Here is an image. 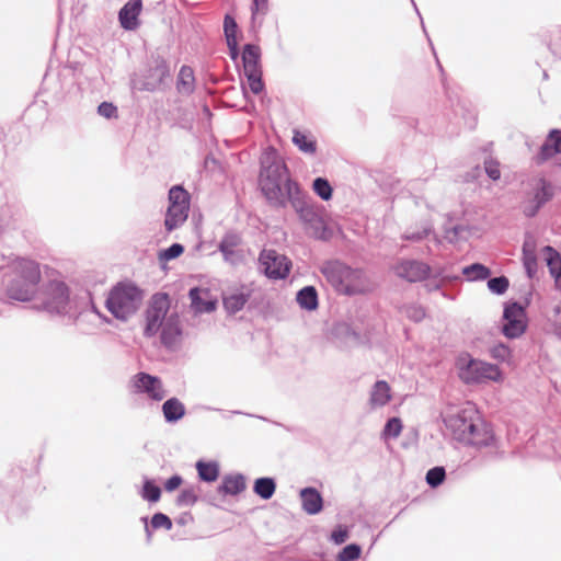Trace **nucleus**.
<instances>
[{"mask_svg":"<svg viewBox=\"0 0 561 561\" xmlns=\"http://www.w3.org/2000/svg\"><path fill=\"white\" fill-rule=\"evenodd\" d=\"M403 425L399 417H391L387 421L381 436L385 440L396 439L400 436Z\"/></svg>","mask_w":561,"mask_h":561,"instance_id":"e433bc0d","label":"nucleus"},{"mask_svg":"<svg viewBox=\"0 0 561 561\" xmlns=\"http://www.w3.org/2000/svg\"><path fill=\"white\" fill-rule=\"evenodd\" d=\"M198 500V494L194 488H186L182 490L176 499L179 506H193Z\"/></svg>","mask_w":561,"mask_h":561,"instance_id":"79ce46f5","label":"nucleus"},{"mask_svg":"<svg viewBox=\"0 0 561 561\" xmlns=\"http://www.w3.org/2000/svg\"><path fill=\"white\" fill-rule=\"evenodd\" d=\"M190 195L181 186H173L169 191V207L165 214L164 226L168 231L181 227L188 217Z\"/></svg>","mask_w":561,"mask_h":561,"instance_id":"1a4fd4ad","label":"nucleus"},{"mask_svg":"<svg viewBox=\"0 0 561 561\" xmlns=\"http://www.w3.org/2000/svg\"><path fill=\"white\" fill-rule=\"evenodd\" d=\"M162 412L167 422L174 423L184 416L185 407L178 398H171L163 403Z\"/></svg>","mask_w":561,"mask_h":561,"instance_id":"5701e85b","label":"nucleus"},{"mask_svg":"<svg viewBox=\"0 0 561 561\" xmlns=\"http://www.w3.org/2000/svg\"><path fill=\"white\" fill-rule=\"evenodd\" d=\"M182 484V478L180 476H173L164 483V489L168 492L176 490Z\"/></svg>","mask_w":561,"mask_h":561,"instance_id":"13d9d810","label":"nucleus"},{"mask_svg":"<svg viewBox=\"0 0 561 561\" xmlns=\"http://www.w3.org/2000/svg\"><path fill=\"white\" fill-rule=\"evenodd\" d=\"M313 191L323 201H329L332 197V187L330 183L322 178H317L312 184Z\"/></svg>","mask_w":561,"mask_h":561,"instance_id":"ea45409f","label":"nucleus"},{"mask_svg":"<svg viewBox=\"0 0 561 561\" xmlns=\"http://www.w3.org/2000/svg\"><path fill=\"white\" fill-rule=\"evenodd\" d=\"M391 400L390 386L383 381H377L370 391L369 405L373 409L385 407Z\"/></svg>","mask_w":561,"mask_h":561,"instance_id":"412c9836","label":"nucleus"},{"mask_svg":"<svg viewBox=\"0 0 561 561\" xmlns=\"http://www.w3.org/2000/svg\"><path fill=\"white\" fill-rule=\"evenodd\" d=\"M142 10L141 0H128L119 10L118 20L121 26L127 31H134L139 26L138 16Z\"/></svg>","mask_w":561,"mask_h":561,"instance_id":"a211bd4d","label":"nucleus"},{"mask_svg":"<svg viewBox=\"0 0 561 561\" xmlns=\"http://www.w3.org/2000/svg\"><path fill=\"white\" fill-rule=\"evenodd\" d=\"M32 308L51 316L68 317L77 324H80L89 316H95L102 322L110 323V319L96 308L90 298L73 294L65 277L58 272L51 273L41 286Z\"/></svg>","mask_w":561,"mask_h":561,"instance_id":"f257e3e1","label":"nucleus"},{"mask_svg":"<svg viewBox=\"0 0 561 561\" xmlns=\"http://www.w3.org/2000/svg\"><path fill=\"white\" fill-rule=\"evenodd\" d=\"M224 26H225V34H226L228 47L234 49L236 46H238L237 38H236L237 23L232 18L227 15L225 18Z\"/></svg>","mask_w":561,"mask_h":561,"instance_id":"58836bf2","label":"nucleus"},{"mask_svg":"<svg viewBox=\"0 0 561 561\" xmlns=\"http://www.w3.org/2000/svg\"><path fill=\"white\" fill-rule=\"evenodd\" d=\"M141 300V293L135 285L119 283L110 290L105 307L114 318L126 321L138 310Z\"/></svg>","mask_w":561,"mask_h":561,"instance_id":"6e6552de","label":"nucleus"},{"mask_svg":"<svg viewBox=\"0 0 561 561\" xmlns=\"http://www.w3.org/2000/svg\"><path fill=\"white\" fill-rule=\"evenodd\" d=\"M431 231L432 227L430 226L417 231H407L403 234V239L409 241H421L422 239L427 237L431 233Z\"/></svg>","mask_w":561,"mask_h":561,"instance_id":"3c124183","label":"nucleus"},{"mask_svg":"<svg viewBox=\"0 0 561 561\" xmlns=\"http://www.w3.org/2000/svg\"><path fill=\"white\" fill-rule=\"evenodd\" d=\"M259 260L264 274L271 279L286 278L291 268L289 259L272 249L263 250Z\"/></svg>","mask_w":561,"mask_h":561,"instance_id":"ddd939ff","label":"nucleus"},{"mask_svg":"<svg viewBox=\"0 0 561 561\" xmlns=\"http://www.w3.org/2000/svg\"><path fill=\"white\" fill-rule=\"evenodd\" d=\"M444 478L445 470L442 467L432 468L426 473V482L433 488L439 485L444 481Z\"/></svg>","mask_w":561,"mask_h":561,"instance_id":"c03bdc74","label":"nucleus"},{"mask_svg":"<svg viewBox=\"0 0 561 561\" xmlns=\"http://www.w3.org/2000/svg\"><path fill=\"white\" fill-rule=\"evenodd\" d=\"M542 256L547 263L549 268V273L551 276H554L557 273L561 271V255L553 248L547 245L541 250Z\"/></svg>","mask_w":561,"mask_h":561,"instance_id":"2f4dec72","label":"nucleus"},{"mask_svg":"<svg viewBox=\"0 0 561 561\" xmlns=\"http://www.w3.org/2000/svg\"><path fill=\"white\" fill-rule=\"evenodd\" d=\"M5 268L11 274L5 284L10 299L33 305L42 279L41 264L32 259L10 255Z\"/></svg>","mask_w":561,"mask_h":561,"instance_id":"20e7f679","label":"nucleus"},{"mask_svg":"<svg viewBox=\"0 0 561 561\" xmlns=\"http://www.w3.org/2000/svg\"><path fill=\"white\" fill-rule=\"evenodd\" d=\"M245 489V481L243 476L233 474L227 476L222 480L219 492L230 495H237Z\"/></svg>","mask_w":561,"mask_h":561,"instance_id":"393cba45","label":"nucleus"},{"mask_svg":"<svg viewBox=\"0 0 561 561\" xmlns=\"http://www.w3.org/2000/svg\"><path fill=\"white\" fill-rule=\"evenodd\" d=\"M489 353L490 356L497 362L506 363L507 365L513 364V352L507 345L503 343L493 345Z\"/></svg>","mask_w":561,"mask_h":561,"instance_id":"f704fd0d","label":"nucleus"},{"mask_svg":"<svg viewBox=\"0 0 561 561\" xmlns=\"http://www.w3.org/2000/svg\"><path fill=\"white\" fill-rule=\"evenodd\" d=\"M133 393L142 394L152 401H162L167 397V390L160 378L147 373H138L129 380Z\"/></svg>","mask_w":561,"mask_h":561,"instance_id":"9b49d317","label":"nucleus"},{"mask_svg":"<svg viewBox=\"0 0 561 561\" xmlns=\"http://www.w3.org/2000/svg\"><path fill=\"white\" fill-rule=\"evenodd\" d=\"M98 113L105 118H112L116 116L117 108L112 103L103 102L99 105Z\"/></svg>","mask_w":561,"mask_h":561,"instance_id":"864d4df0","label":"nucleus"},{"mask_svg":"<svg viewBox=\"0 0 561 561\" xmlns=\"http://www.w3.org/2000/svg\"><path fill=\"white\" fill-rule=\"evenodd\" d=\"M456 368L458 377L467 385L486 381L501 383L504 380V374L497 365L473 358L469 354H462L457 358Z\"/></svg>","mask_w":561,"mask_h":561,"instance_id":"0eeeda50","label":"nucleus"},{"mask_svg":"<svg viewBox=\"0 0 561 561\" xmlns=\"http://www.w3.org/2000/svg\"><path fill=\"white\" fill-rule=\"evenodd\" d=\"M196 469L201 480L206 482H214L219 476V468L216 462L197 461Z\"/></svg>","mask_w":561,"mask_h":561,"instance_id":"473e14b6","label":"nucleus"},{"mask_svg":"<svg viewBox=\"0 0 561 561\" xmlns=\"http://www.w3.org/2000/svg\"><path fill=\"white\" fill-rule=\"evenodd\" d=\"M302 510L309 515H316L322 511L323 499L314 488H305L300 491Z\"/></svg>","mask_w":561,"mask_h":561,"instance_id":"6ab92c4d","label":"nucleus"},{"mask_svg":"<svg viewBox=\"0 0 561 561\" xmlns=\"http://www.w3.org/2000/svg\"><path fill=\"white\" fill-rule=\"evenodd\" d=\"M553 327L557 335L561 339V301L553 309Z\"/></svg>","mask_w":561,"mask_h":561,"instance_id":"6e6d98bb","label":"nucleus"},{"mask_svg":"<svg viewBox=\"0 0 561 561\" xmlns=\"http://www.w3.org/2000/svg\"><path fill=\"white\" fill-rule=\"evenodd\" d=\"M462 274L467 277L468 280H479L488 278L491 272L486 266L474 263L463 267Z\"/></svg>","mask_w":561,"mask_h":561,"instance_id":"c9c22d12","label":"nucleus"},{"mask_svg":"<svg viewBox=\"0 0 561 561\" xmlns=\"http://www.w3.org/2000/svg\"><path fill=\"white\" fill-rule=\"evenodd\" d=\"M194 72L193 69L188 66H183L180 69L179 78H178V90L180 93L190 94L194 91Z\"/></svg>","mask_w":561,"mask_h":561,"instance_id":"c85d7f7f","label":"nucleus"},{"mask_svg":"<svg viewBox=\"0 0 561 561\" xmlns=\"http://www.w3.org/2000/svg\"><path fill=\"white\" fill-rule=\"evenodd\" d=\"M253 294V288L249 285H242L229 290L224 296V306L227 312L236 313L240 311Z\"/></svg>","mask_w":561,"mask_h":561,"instance_id":"f3484780","label":"nucleus"},{"mask_svg":"<svg viewBox=\"0 0 561 561\" xmlns=\"http://www.w3.org/2000/svg\"><path fill=\"white\" fill-rule=\"evenodd\" d=\"M260 55L261 53L257 46L251 44L244 46L242 54L244 71L261 70Z\"/></svg>","mask_w":561,"mask_h":561,"instance_id":"a878e982","label":"nucleus"},{"mask_svg":"<svg viewBox=\"0 0 561 561\" xmlns=\"http://www.w3.org/2000/svg\"><path fill=\"white\" fill-rule=\"evenodd\" d=\"M325 279L334 289L343 295L352 296L365 294L374 289L365 272L360 268H354L342 262H327L322 268Z\"/></svg>","mask_w":561,"mask_h":561,"instance_id":"39448f33","label":"nucleus"},{"mask_svg":"<svg viewBox=\"0 0 561 561\" xmlns=\"http://www.w3.org/2000/svg\"><path fill=\"white\" fill-rule=\"evenodd\" d=\"M260 186L268 202L275 206H285L299 192L297 184L289 179L285 162L271 147L261 157Z\"/></svg>","mask_w":561,"mask_h":561,"instance_id":"7ed1b4c3","label":"nucleus"},{"mask_svg":"<svg viewBox=\"0 0 561 561\" xmlns=\"http://www.w3.org/2000/svg\"><path fill=\"white\" fill-rule=\"evenodd\" d=\"M523 262L529 277L537 272V257L535 247L531 242L526 241L523 247Z\"/></svg>","mask_w":561,"mask_h":561,"instance_id":"7c9ffc66","label":"nucleus"},{"mask_svg":"<svg viewBox=\"0 0 561 561\" xmlns=\"http://www.w3.org/2000/svg\"><path fill=\"white\" fill-rule=\"evenodd\" d=\"M184 252V247L180 243H173L168 249L159 252L158 259L160 263L169 262L179 257Z\"/></svg>","mask_w":561,"mask_h":561,"instance_id":"a19ab883","label":"nucleus"},{"mask_svg":"<svg viewBox=\"0 0 561 561\" xmlns=\"http://www.w3.org/2000/svg\"><path fill=\"white\" fill-rule=\"evenodd\" d=\"M141 495L145 500L149 502H158L161 495V490L159 486L154 485L151 481L146 480Z\"/></svg>","mask_w":561,"mask_h":561,"instance_id":"37998d69","label":"nucleus"},{"mask_svg":"<svg viewBox=\"0 0 561 561\" xmlns=\"http://www.w3.org/2000/svg\"><path fill=\"white\" fill-rule=\"evenodd\" d=\"M331 538L335 543L341 545L348 538V533L346 529L340 527L332 533Z\"/></svg>","mask_w":561,"mask_h":561,"instance_id":"4d7b16f0","label":"nucleus"},{"mask_svg":"<svg viewBox=\"0 0 561 561\" xmlns=\"http://www.w3.org/2000/svg\"><path fill=\"white\" fill-rule=\"evenodd\" d=\"M170 76L169 67L165 61H158L157 65L149 70V75L144 84L146 90L152 91L163 83L164 79Z\"/></svg>","mask_w":561,"mask_h":561,"instance_id":"4be33fe9","label":"nucleus"},{"mask_svg":"<svg viewBox=\"0 0 561 561\" xmlns=\"http://www.w3.org/2000/svg\"><path fill=\"white\" fill-rule=\"evenodd\" d=\"M463 232H466V228L463 226H455L454 228L445 231V239L450 243H456L463 238Z\"/></svg>","mask_w":561,"mask_h":561,"instance_id":"8fccbe9b","label":"nucleus"},{"mask_svg":"<svg viewBox=\"0 0 561 561\" xmlns=\"http://www.w3.org/2000/svg\"><path fill=\"white\" fill-rule=\"evenodd\" d=\"M180 524H185V519L184 518H181L178 520Z\"/></svg>","mask_w":561,"mask_h":561,"instance_id":"e2e57ef3","label":"nucleus"},{"mask_svg":"<svg viewBox=\"0 0 561 561\" xmlns=\"http://www.w3.org/2000/svg\"><path fill=\"white\" fill-rule=\"evenodd\" d=\"M244 75L248 79V84L250 90L254 94H259L264 89V83L262 81V71L261 70H253V71H244Z\"/></svg>","mask_w":561,"mask_h":561,"instance_id":"4c0bfd02","label":"nucleus"},{"mask_svg":"<svg viewBox=\"0 0 561 561\" xmlns=\"http://www.w3.org/2000/svg\"><path fill=\"white\" fill-rule=\"evenodd\" d=\"M297 302L302 309L314 310L318 307L317 290L312 286L300 289L297 294Z\"/></svg>","mask_w":561,"mask_h":561,"instance_id":"bb28decb","label":"nucleus"},{"mask_svg":"<svg viewBox=\"0 0 561 561\" xmlns=\"http://www.w3.org/2000/svg\"><path fill=\"white\" fill-rule=\"evenodd\" d=\"M527 329L525 308L517 302L506 304L503 312L502 332L507 339L522 336Z\"/></svg>","mask_w":561,"mask_h":561,"instance_id":"f8f14e48","label":"nucleus"},{"mask_svg":"<svg viewBox=\"0 0 561 561\" xmlns=\"http://www.w3.org/2000/svg\"><path fill=\"white\" fill-rule=\"evenodd\" d=\"M170 301L165 294L154 295L147 310L145 334L152 336L159 333L161 327L169 320Z\"/></svg>","mask_w":561,"mask_h":561,"instance_id":"9d476101","label":"nucleus"},{"mask_svg":"<svg viewBox=\"0 0 561 561\" xmlns=\"http://www.w3.org/2000/svg\"><path fill=\"white\" fill-rule=\"evenodd\" d=\"M557 153H561V136L559 131L553 130L550 133L546 142L542 145L540 154L545 160L552 158Z\"/></svg>","mask_w":561,"mask_h":561,"instance_id":"c756f323","label":"nucleus"},{"mask_svg":"<svg viewBox=\"0 0 561 561\" xmlns=\"http://www.w3.org/2000/svg\"><path fill=\"white\" fill-rule=\"evenodd\" d=\"M240 243V238L237 234H226L219 244V250L224 254L226 261L231 263L236 262L238 257L234 248Z\"/></svg>","mask_w":561,"mask_h":561,"instance_id":"cd10ccee","label":"nucleus"},{"mask_svg":"<svg viewBox=\"0 0 561 561\" xmlns=\"http://www.w3.org/2000/svg\"><path fill=\"white\" fill-rule=\"evenodd\" d=\"M288 202L298 215L306 234L320 240L332 237L334 227L323 207L309 203L300 192Z\"/></svg>","mask_w":561,"mask_h":561,"instance_id":"423d86ee","label":"nucleus"},{"mask_svg":"<svg viewBox=\"0 0 561 561\" xmlns=\"http://www.w3.org/2000/svg\"><path fill=\"white\" fill-rule=\"evenodd\" d=\"M268 0H253L252 21L255 22L259 14H265Z\"/></svg>","mask_w":561,"mask_h":561,"instance_id":"5fc2aeb1","label":"nucleus"},{"mask_svg":"<svg viewBox=\"0 0 561 561\" xmlns=\"http://www.w3.org/2000/svg\"><path fill=\"white\" fill-rule=\"evenodd\" d=\"M293 144L304 153L313 154L317 151V141L311 134L295 129Z\"/></svg>","mask_w":561,"mask_h":561,"instance_id":"b1692460","label":"nucleus"},{"mask_svg":"<svg viewBox=\"0 0 561 561\" xmlns=\"http://www.w3.org/2000/svg\"><path fill=\"white\" fill-rule=\"evenodd\" d=\"M276 484L272 478H259L254 482L253 491L263 500H268L275 493Z\"/></svg>","mask_w":561,"mask_h":561,"instance_id":"72a5a7b5","label":"nucleus"},{"mask_svg":"<svg viewBox=\"0 0 561 561\" xmlns=\"http://www.w3.org/2000/svg\"><path fill=\"white\" fill-rule=\"evenodd\" d=\"M394 274L408 282H420L425 279L431 268L427 264L415 260H403L392 267Z\"/></svg>","mask_w":561,"mask_h":561,"instance_id":"4468645a","label":"nucleus"},{"mask_svg":"<svg viewBox=\"0 0 561 561\" xmlns=\"http://www.w3.org/2000/svg\"><path fill=\"white\" fill-rule=\"evenodd\" d=\"M161 341L164 345H173L181 334L179 316L172 312L169 320L160 329Z\"/></svg>","mask_w":561,"mask_h":561,"instance_id":"aec40b11","label":"nucleus"},{"mask_svg":"<svg viewBox=\"0 0 561 561\" xmlns=\"http://www.w3.org/2000/svg\"><path fill=\"white\" fill-rule=\"evenodd\" d=\"M230 49V55H231V58L232 59H236L237 56H238V47L236 46V48H229Z\"/></svg>","mask_w":561,"mask_h":561,"instance_id":"052dcab7","label":"nucleus"},{"mask_svg":"<svg viewBox=\"0 0 561 561\" xmlns=\"http://www.w3.org/2000/svg\"><path fill=\"white\" fill-rule=\"evenodd\" d=\"M146 531H147V537L150 538L151 537V533H150L148 526H146Z\"/></svg>","mask_w":561,"mask_h":561,"instance_id":"680f3d73","label":"nucleus"},{"mask_svg":"<svg viewBox=\"0 0 561 561\" xmlns=\"http://www.w3.org/2000/svg\"><path fill=\"white\" fill-rule=\"evenodd\" d=\"M488 287L492 293L501 295L507 289L508 280L504 276L491 278L488 282Z\"/></svg>","mask_w":561,"mask_h":561,"instance_id":"49530a36","label":"nucleus"},{"mask_svg":"<svg viewBox=\"0 0 561 561\" xmlns=\"http://www.w3.org/2000/svg\"><path fill=\"white\" fill-rule=\"evenodd\" d=\"M405 314L411 320H413L415 322H419V321L424 319L425 311L420 306H409V307L405 308Z\"/></svg>","mask_w":561,"mask_h":561,"instance_id":"603ef678","label":"nucleus"},{"mask_svg":"<svg viewBox=\"0 0 561 561\" xmlns=\"http://www.w3.org/2000/svg\"><path fill=\"white\" fill-rule=\"evenodd\" d=\"M151 527L154 529L164 528L170 530L172 528V522L167 515L157 513L151 518Z\"/></svg>","mask_w":561,"mask_h":561,"instance_id":"de8ad7c7","label":"nucleus"},{"mask_svg":"<svg viewBox=\"0 0 561 561\" xmlns=\"http://www.w3.org/2000/svg\"><path fill=\"white\" fill-rule=\"evenodd\" d=\"M484 170L488 176L494 181H497L501 178L500 164L492 159L484 161Z\"/></svg>","mask_w":561,"mask_h":561,"instance_id":"09e8293b","label":"nucleus"},{"mask_svg":"<svg viewBox=\"0 0 561 561\" xmlns=\"http://www.w3.org/2000/svg\"><path fill=\"white\" fill-rule=\"evenodd\" d=\"M443 422L449 434L459 443L477 448L489 447L494 443L492 427L471 404L446 408L443 412Z\"/></svg>","mask_w":561,"mask_h":561,"instance_id":"f03ea898","label":"nucleus"},{"mask_svg":"<svg viewBox=\"0 0 561 561\" xmlns=\"http://www.w3.org/2000/svg\"><path fill=\"white\" fill-rule=\"evenodd\" d=\"M552 196L551 186L545 182H539L535 187L533 195L524 203L523 211L527 217H533L538 209Z\"/></svg>","mask_w":561,"mask_h":561,"instance_id":"dca6fc26","label":"nucleus"},{"mask_svg":"<svg viewBox=\"0 0 561 561\" xmlns=\"http://www.w3.org/2000/svg\"><path fill=\"white\" fill-rule=\"evenodd\" d=\"M552 278L554 279L556 288L561 290V271L552 276Z\"/></svg>","mask_w":561,"mask_h":561,"instance_id":"bf43d9fd","label":"nucleus"},{"mask_svg":"<svg viewBox=\"0 0 561 561\" xmlns=\"http://www.w3.org/2000/svg\"><path fill=\"white\" fill-rule=\"evenodd\" d=\"M188 296L191 309L195 314L209 313L216 309L217 300L208 288L194 287Z\"/></svg>","mask_w":561,"mask_h":561,"instance_id":"2eb2a0df","label":"nucleus"},{"mask_svg":"<svg viewBox=\"0 0 561 561\" xmlns=\"http://www.w3.org/2000/svg\"><path fill=\"white\" fill-rule=\"evenodd\" d=\"M360 556V547L357 545H348L339 554L340 561H353L357 560Z\"/></svg>","mask_w":561,"mask_h":561,"instance_id":"a18cd8bd","label":"nucleus"}]
</instances>
